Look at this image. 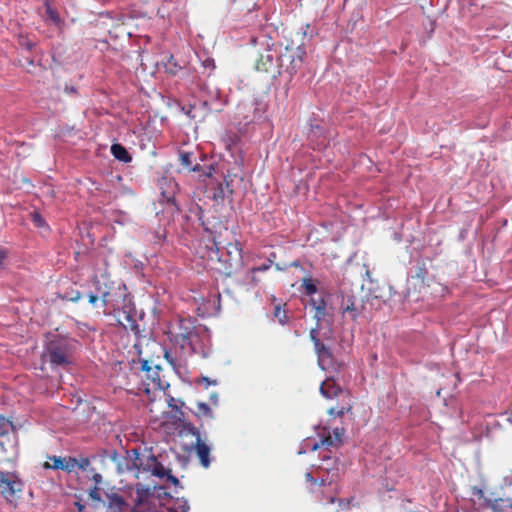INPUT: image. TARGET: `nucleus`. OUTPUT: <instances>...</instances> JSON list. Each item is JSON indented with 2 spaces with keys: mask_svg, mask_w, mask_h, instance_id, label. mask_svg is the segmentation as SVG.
I'll use <instances>...</instances> for the list:
<instances>
[{
  "mask_svg": "<svg viewBox=\"0 0 512 512\" xmlns=\"http://www.w3.org/2000/svg\"><path fill=\"white\" fill-rule=\"evenodd\" d=\"M108 499L107 512H189L190 506L184 498H177L171 507L157 505V499L149 490L138 489L137 501L133 507L118 494H106Z\"/></svg>",
  "mask_w": 512,
  "mask_h": 512,
  "instance_id": "f257e3e1",
  "label": "nucleus"
},
{
  "mask_svg": "<svg viewBox=\"0 0 512 512\" xmlns=\"http://www.w3.org/2000/svg\"><path fill=\"white\" fill-rule=\"evenodd\" d=\"M93 285L96 289V294H89V302L95 306L99 299H101L103 306L113 309L114 311L126 308V302H131V299L126 293L125 286L114 283L108 284L105 276L96 277L93 281Z\"/></svg>",
  "mask_w": 512,
  "mask_h": 512,
  "instance_id": "f03ea898",
  "label": "nucleus"
},
{
  "mask_svg": "<svg viewBox=\"0 0 512 512\" xmlns=\"http://www.w3.org/2000/svg\"><path fill=\"white\" fill-rule=\"evenodd\" d=\"M318 435L320 437L319 441L307 438L303 441L299 453H305L308 450L315 451L319 448L324 447L325 451L321 452V457L323 461H329L331 460V448H338L342 444V438L344 435V429L343 428H334L331 432L328 428L323 427L318 432Z\"/></svg>",
  "mask_w": 512,
  "mask_h": 512,
  "instance_id": "7ed1b4c3",
  "label": "nucleus"
},
{
  "mask_svg": "<svg viewBox=\"0 0 512 512\" xmlns=\"http://www.w3.org/2000/svg\"><path fill=\"white\" fill-rule=\"evenodd\" d=\"M77 341L69 338L51 340L47 346V357L54 366L67 367L74 361Z\"/></svg>",
  "mask_w": 512,
  "mask_h": 512,
  "instance_id": "20e7f679",
  "label": "nucleus"
},
{
  "mask_svg": "<svg viewBox=\"0 0 512 512\" xmlns=\"http://www.w3.org/2000/svg\"><path fill=\"white\" fill-rule=\"evenodd\" d=\"M180 437H191V440L184 444L186 451L195 450L200 463L203 467L210 466V451L211 448L202 440L200 431L193 424L185 422L179 431Z\"/></svg>",
  "mask_w": 512,
  "mask_h": 512,
  "instance_id": "39448f33",
  "label": "nucleus"
},
{
  "mask_svg": "<svg viewBox=\"0 0 512 512\" xmlns=\"http://www.w3.org/2000/svg\"><path fill=\"white\" fill-rule=\"evenodd\" d=\"M172 341L174 348L179 349L185 357L199 353L204 355V350L200 345L201 337L194 328H185V331L175 334Z\"/></svg>",
  "mask_w": 512,
  "mask_h": 512,
  "instance_id": "423d86ee",
  "label": "nucleus"
},
{
  "mask_svg": "<svg viewBox=\"0 0 512 512\" xmlns=\"http://www.w3.org/2000/svg\"><path fill=\"white\" fill-rule=\"evenodd\" d=\"M310 338L314 343L318 365L320 368L327 371L339 370L342 367V362L338 361L333 355L331 349L320 341L316 328L310 331Z\"/></svg>",
  "mask_w": 512,
  "mask_h": 512,
  "instance_id": "0eeeda50",
  "label": "nucleus"
},
{
  "mask_svg": "<svg viewBox=\"0 0 512 512\" xmlns=\"http://www.w3.org/2000/svg\"><path fill=\"white\" fill-rule=\"evenodd\" d=\"M23 483L14 473L0 472V492L10 503H13L21 493Z\"/></svg>",
  "mask_w": 512,
  "mask_h": 512,
  "instance_id": "6e6552de",
  "label": "nucleus"
},
{
  "mask_svg": "<svg viewBox=\"0 0 512 512\" xmlns=\"http://www.w3.org/2000/svg\"><path fill=\"white\" fill-rule=\"evenodd\" d=\"M49 461L43 464L44 469L62 470L67 473L74 472V465L76 464V458L74 457H61V456H49Z\"/></svg>",
  "mask_w": 512,
  "mask_h": 512,
  "instance_id": "1a4fd4ad",
  "label": "nucleus"
},
{
  "mask_svg": "<svg viewBox=\"0 0 512 512\" xmlns=\"http://www.w3.org/2000/svg\"><path fill=\"white\" fill-rule=\"evenodd\" d=\"M317 473H318V478H320L321 486H325V485L330 486L332 483H334L338 479V476H339L338 469L330 467L329 465H327V466L320 465L317 468Z\"/></svg>",
  "mask_w": 512,
  "mask_h": 512,
  "instance_id": "9d476101",
  "label": "nucleus"
},
{
  "mask_svg": "<svg viewBox=\"0 0 512 512\" xmlns=\"http://www.w3.org/2000/svg\"><path fill=\"white\" fill-rule=\"evenodd\" d=\"M164 357L175 370L182 368L187 358L183 356V354H181L180 352L178 353L175 348L166 350L164 353Z\"/></svg>",
  "mask_w": 512,
  "mask_h": 512,
  "instance_id": "9b49d317",
  "label": "nucleus"
},
{
  "mask_svg": "<svg viewBox=\"0 0 512 512\" xmlns=\"http://www.w3.org/2000/svg\"><path fill=\"white\" fill-rule=\"evenodd\" d=\"M321 394L326 398H334L341 392L340 386L332 378H327L320 386Z\"/></svg>",
  "mask_w": 512,
  "mask_h": 512,
  "instance_id": "f8f14e48",
  "label": "nucleus"
},
{
  "mask_svg": "<svg viewBox=\"0 0 512 512\" xmlns=\"http://www.w3.org/2000/svg\"><path fill=\"white\" fill-rule=\"evenodd\" d=\"M310 305L315 310V319L319 323L321 320H323L327 314L326 312V301L325 298L322 296H319L318 298H310Z\"/></svg>",
  "mask_w": 512,
  "mask_h": 512,
  "instance_id": "ddd939ff",
  "label": "nucleus"
},
{
  "mask_svg": "<svg viewBox=\"0 0 512 512\" xmlns=\"http://www.w3.org/2000/svg\"><path fill=\"white\" fill-rule=\"evenodd\" d=\"M252 106H253V115L251 117L246 116L245 123L249 124V123L264 121L266 119V116H265L266 105L261 104L258 101H255Z\"/></svg>",
  "mask_w": 512,
  "mask_h": 512,
  "instance_id": "4468645a",
  "label": "nucleus"
},
{
  "mask_svg": "<svg viewBox=\"0 0 512 512\" xmlns=\"http://www.w3.org/2000/svg\"><path fill=\"white\" fill-rule=\"evenodd\" d=\"M341 310L344 315H347L352 320H355L359 315L358 308L352 297L343 300Z\"/></svg>",
  "mask_w": 512,
  "mask_h": 512,
  "instance_id": "2eb2a0df",
  "label": "nucleus"
},
{
  "mask_svg": "<svg viewBox=\"0 0 512 512\" xmlns=\"http://www.w3.org/2000/svg\"><path fill=\"white\" fill-rule=\"evenodd\" d=\"M111 153L119 161L128 163L132 160V157L127 149L121 144H113L111 146Z\"/></svg>",
  "mask_w": 512,
  "mask_h": 512,
  "instance_id": "dca6fc26",
  "label": "nucleus"
},
{
  "mask_svg": "<svg viewBox=\"0 0 512 512\" xmlns=\"http://www.w3.org/2000/svg\"><path fill=\"white\" fill-rule=\"evenodd\" d=\"M301 288L303 290V293L306 296H309L310 298L313 297L318 292V288L316 285V281L312 278H304L302 280Z\"/></svg>",
  "mask_w": 512,
  "mask_h": 512,
  "instance_id": "f3484780",
  "label": "nucleus"
},
{
  "mask_svg": "<svg viewBox=\"0 0 512 512\" xmlns=\"http://www.w3.org/2000/svg\"><path fill=\"white\" fill-rule=\"evenodd\" d=\"M163 184H166L170 188V191H163L162 196H163L164 200H166L167 202H170L174 198L175 189L177 188V184L172 179H163Z\"/></svg>",
  "mask_w": 512,
  "mask_h": 512,
  "instance_id": "a211bd4d",
  "label": "nucleus"
},
{
  "mask_svg": "<svg viewBox=\"0 0 512 512\" xmlns=\"http://www.w3.org/2000/svg\"><path fill=\"white\" fill-rule=\"evenodd\" d=\"M196 416L199 418H213V413L211 408L204 402L197 403V410L195 412Z\"/></svg>",
  "mask_w": 512,
  "mask_h": 512,
  "instance_id": "6ab92c4d",
  "label": "nucleus"
},
{
  "mask_svg": "<svg viewBox=\"0 0 512 512\" xmlns=\"http://www.w3.org/2000/svg\"><path fill=\"white\" fill-rule=\"evenodd\" d=\"M154 474L159 477H164L167 475V479L171 481L173 484H178V479L170 474H168V471L165 469L164 466L157 464L154 468Z\"/></svg>",
  "mask_w": 512,
  "mask_h": 512,
  "instance_id": "aec40b11",
  "label": "nucleus"
},
{
  "mask_svg": "<svg viewBox=\"0 0 512 512\" xmlns=\"http://www.w3.org/2000/svg\"><path fill=\"white\" fill-rule=\"evenodd\" d=\"M102 488L101 486H94L89 489L88 495L91 500L97 503H104L102 499Z\"/></svg>",
  "mask_w": 512,
  "mask_h": 512,
  "instance_id": "412c9836",
  "label": "nucleus"
},
{
  "mask_svg": "<svg viewBox=\"0 0 512 512\" xmlns=\"http://www.w3.org/2000/svg\"><path fill=\"white\" fill-rule=\"evenodd\" d=\"M46 17L55 25H59L61 22L59 14L50 5H46Z\"/></svg>",
  "mask_w": 512,
  "mask_h": 512,
  "instance_id": "4be33fe9",
  "label": "nucleus"
},
{
  "mask_svg": "<svg viewBox=\"0 0 512 512\" xmlns=\"http://www.w3.org/2000/svg\"><path fill=\"white\" fill-rule=\"evenodd\" d=\"M274 316L278 320V322L282 325L288 322V316L284 309L281 308L280 305L275 306Z\"/></svg>",
  "mask_w": 512,
  "mask_h": 512,
  "instance_id": "5701e85b",
  "label": "nucleus"
},
{
  "mask_svg": "<svg viewBox=\"0 0 512 512\" xmlns=\"http://www.w3.org/2000/svg\"><path fill=\"white\" fill-rule=\"evenodd\" d=\"M90 466V460L86 457H81L80 459H76V464L74 465V472L76 469H79L83 472H89L88 468Z\"/></svg>",
  "mask_w": 512,
  "mask_h": 512,
  "instance_id": "b1692460",
  "label": "nucleus"
},
{
  "mask_svg": "<svg viewBox=\"0 0 512 512\" xmlns=\"http://www.w3.org/2000/svg\"><path fill=\"white\" fill-rule=\"evenodd\" d=\"M165 67H166V71H167V72H169V73H171V74H176V73H177V71H178L179 69H181V67H180V66H178V65L176 64V62L174 61V57H173L172 55L169 57V59H168V61H167L166 65H165Z\"/></svg>",
  "mask_w": 512,
  "mask_h": 512,
  "instance_id": "393cba45",
  "label": "nucleus"
},
{
  "mask_svg": "<svg viewBox=\"0 0 512 512\" xmlns=\"http://www.w3.org/2000/svg\"><path fill=\"white\" fill-rule=\"evenodd\" d=\"M165 67H166V71H167V72H169V73H171V74H176V73H177V71H178L179 69H181V67H180V66H178V65L176 64V62L174 61V57H173L172 55L169 57V59H168V61H167L166 65H165Z\"/></svg>",
  "mask_w": 512,
  "mask_h": 512,
  "instance_id": "a878e982",
  "label": "nucleus"
},
{
  "mask_svg": "<svg viewBox=\"0 0 512 512\" xmlns=\"http://www.w3.org/2000/svg\"><path fill=\"white\" fill-rule=\"evenodd\" d=\"M181 164L185 167H190L192 165V154L183 152L180 154Z\"/></svg>",
  "mask_w": 512,
  "mask_h": 512,
  "instance_id": "bb28decb",
  "label": "nucleus"
},
{
  "mask_svg": "<svg viewBox=\"0 0 512 512\" xmlns=\"http://www.w3.org/2000/svg\"><path fill=\"white\" fill-rule=\"evenodd\" d=\"M11 429V423L4 418H0V436L5 435Z\"/></svg>",
  "mask_w": 512,
  "mask_h": 512,
  "instance_id": "cd10ccee",
  "label": "nucleus"
},
{
  "mask_svg": "<svg viewBox=\"0 0 512 512\" xmlns=\"http://www.w3.org/2000/svg\"><path fill=\"white\" fill-rule=\"evenodd\" d=\"M89 472L92 474V480L94 482V486H101L103 482V477L100 473L95 472L94 469L89 470Z\"/></svg>",
  "mask_w": 512,
  "mask_h": 512,
  "instance_id": "c85d7f7f",
  "label": "nucleus"
},
{
  "mask_svg": "<svg viewBox=\"0 0 512 512\" xmlns=\"http://www.w3.org/2000/svg\"><path fill=\"white\" fill-rule=\"evenodd\" d=\"M32 220L37 227L44 225V219L39 214H34Z\"/></svg>",
  "mask_w": 512,
  "mask_h": 512,
  "instance_id": "c756f323",
  "label": "nucleus"
},
{
  "mask_svg": "<svg viewBox=\"0 0 512 512\" xmlns=\"http://www.w3.org/2000/svg\"><path fill=\"white\" fill-rule=\"evenodd\" d=\"M123 315H124V319H126L128 322L131 323V327L134 326L135 324V320L133 319V316L130 314V310H123L122 311Z\"/></svg>",
  "mask_w": 512,
  "mask_h": 512,
  "instance_id": "7c9ffc66",
  "label": "nucleus"
},
{
  "mask_svg": "<svg viewBox=\"0 0 512 512\" xmlns=\"http://www.w3.org/2000/svg\"><path fill=\"white\" fill-rule=\"evenodd\" d=\"M203 66L205 68L213 69L215 67L214 60L212 58H207L206 60L203 61Z\"/></svg>",
  "mask_w": 512,
  "mask_h": 512,
  "instance_id": "2f4dec72",
  "label": "nucleus"
},
{
  "mask_svg": "<svg viewBox=\"0 0 512 512\" xmlns=\"http://www.w3.org/2000/svg\"><path fill=\"white\" fill-rule=\"evenodd\" d=\"M7 257V251L3 248H0V268L3 267L4 260Z\"/></svg>",
  "mask_w": 512,
  "mask_h": 512,
  "instance_id": "473e14b6",
  "label": "nucleus"
},
{
  "mask_svg": "<svg viewBox=\"0 0 512 512\" xmlns=\"http://www.w3.org/2000/svg\"><path fill=\"white\" fill-rule=\"evenodd\" d=\"M305 476H306V480H307V482H310V483H312V484H313V483H316V479H315V477L312 475V473H311V472H307Z\"/></svg>",
  "mask_w": 512,
  "mask_h": 512,
  "instance_id": "72a5a7b5",
  "label": "nucleus"
},
{
  "mask_svg": "<svg viewBox=\"0 0 512 512\" xmlns=\"http://www.w3.org/2000/svg\"><path fill=\"white\" fill-rule=\"evenodd\" d=\"M65 92H66V93H68V94L73 95V94H76V93H77V90H76V88H75V87H73V86H66V87H65Z\"/></svg>",
  "mask_w": 512,
  "mask_h": 512,
  "instance_id": "f704fd0d",
  "label": "nucleus"
},
{
  "mask_svg": "<svg viewBox=\"0 0 512 512\" xmlns=\"http://www.w3.org/2000/svg\"><path fill=\"white\" fill-rule=\"evenodd\" d=\"M74 505L77 508L78 512H83L85 510V505L82 504L80 501L75 502Z\"/></svg>",
  "mask_w": 512,
  "mask_h": 512,
  "instance_id": "c9c22d12",
  "label": "nucleus"
},
{
  "mask_svg": "<svg viewBox=\"0 0 512 512\" xmlns=\"http://www.w3.org/2000/svg\"><path fill=\"white\" fill-rule=\"evenodd\" d=\"M203 381L206 383V385H215L216 384V381H210L208 378H203Z\"/></svg>",
  "mask_w": 512,
  "mask_h": 512,
  "instance_id": "e433bc0d",
  "label": "nucleus"
},
{
  "mask_svg": "<svg viewBox=\"0 0 512 512\" xmlns=\"http://www.w3.org/2000/svg\"><path fill=\"white\" fill-rule=\"evenodd\" d=\"M298 51H299V54H298L299 62H301L302 56L305 54V52L303 50H301L300 48L298 49Z\"/></svg>",
  "mask_w": 512,
  "mask_h": 512,
  "instance_id": "4c0bfd02",
  "label": "nucleus"
},
{
  "mask_svg": "<svg viewBox=\"0 0 512 512\" xmlns=\"http://www.w3.org/2000/svg\"><path fill=\"white\" fill-rule=\"evenodd\" d=\"M211 399L213 400V402H214L215 404H217L218 396H217L216 394H213V395L211 396Z\"/></svg>",
  "mask_w": 512,
  "mask_h": 512,
  "instance_id": "58836bf2",
  "label": "nucleus"
},
{
  "mask_svg": "<svg viewBox=\"0 0 512 512\" xmlns=\"http://www.w3.org/2000/svg\"><path fill=\"white\" fill-rule=\"evenodd\" d=\"M268 266H262V268H258V270H266Z\"/></svg>",
  "mask_w": 512,
  "mask_h": 512,
  "instance_id": "ea45409f",
  "label": "nucleus"
},
{
  "mask_svg": "<svg viewBox=\"0 0 512 512\" xmlns=\"http://www.w3.org/2000/svg\"><path fill=\"white\" fill-rule=\"evenodd\" d=\"M334 501H335V499H334L333 497H331V498L329 499V503H334Z\"/></svg>",
  "mask_w": 512,
  "mask_h": 512,
  "instance_id": "a19ab883",
  "label": "nucleus"
},
{
  "mask_svg": "<svg viewBox=\"0 0 512 512\" xmlns=\"http://www.w3.org/2000/svg\"><path fill=\"white\" fill-rule=\"evenodd\" d=\"M343 413H344V412H343V410H341V411H339V413H338V414H339V415H343Z\"/></svg>",
  "mask_w": 512,
  "mask_h": 512,
  "instance_id": "79ce46f5",
  "label": "nucleus"
},
{
  "mask_svg": "<svg viewBox=\"0 0 512 512\" xmlns=\"http://www.w3.org/2000/svg\"><path fill=\"white\" fill-rule=\"evenodd\" d=\"M509 508H510V510H511V512H512V505H510V506H509Z\"/></svg>",
  "mask_w": 512,
  "mask_h": 512,
  "instance_id": "37998d69",
  "label": "nucleus"
}]
</instances>
